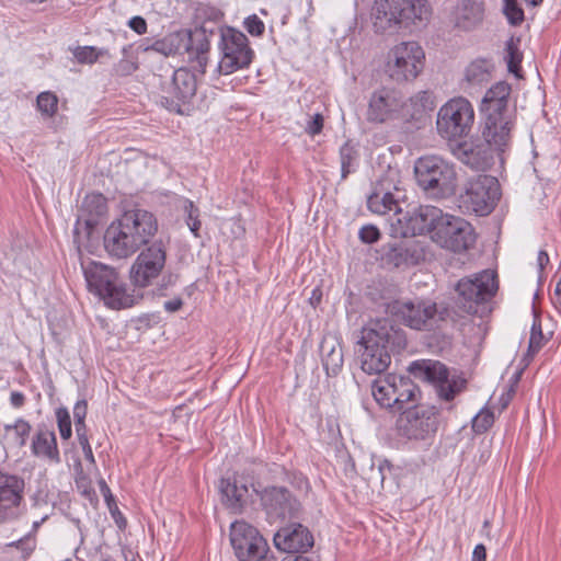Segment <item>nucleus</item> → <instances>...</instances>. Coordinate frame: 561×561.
Here are the masks:
<instances>
[{"instance_id":"1","label":"nucleus","mask_w":561,"mask_h":561,"mask_svg":"<svg viewBox=\"0 0 561 561\" xmlns=\"http://www.w3.org/2000/svg\"><path fill=\"white\" fill-rule=\"evenodd\" d=\"M158 232L156 216L141 208L129 209L113 221L104 234V248L111 256L127 259L151 244Z\"/></svg>"},{"instance_id":"2","label":"nucleus","mask_w":561,"mask_h":561,"mask_svg":"<svg viewBox=\"0 0 561 561\" xmlns=\"http://www.w3.org/2000/svg\"><path fill=\"white\" fill-rule=\"evenodd\" d=\"M360 367L368 375H380L391 363V355L407 346V336L391 319L371 320L362 330Z\"/></svg>"},{"instance_id":"3","label":"nucleus","mask_w":561,"mask_h":561,"mask_svg":"<svg viewBox=\"0 0 561 561\" xmlns=\"http://www.w3.org/2000/svg\"><path fill=\"white\" fill-rule=\"evenodd\" d=\"M511 85L500 81L492 85L481 102V113L484 122L480 126L479 137L494 152H503L511 144L514 121L508 110Z\"/></svg>"},{"instance_id":"4","label":"nucleus","mask_w":561,"mask_h":561,"mask_svg":"<svg viewBox=\"0 0 561 561\" xmlns=\"http://www.w3.org/2000/svg\"><path fill=\"white\" fill-rule=\"evenodd\" d=\"M89 291L100 297L112 309L130 308L137 301L114 267L96 261L81 262Z\"/></svg>"},{"instance_id":"5","label":"nucleus","mask_w":561,"mask_h":561,"mask_svg":"<svg viewBox=\"0 0 561 561\" xmlns=\"http://www.w3.org/2000/svg\"><path fill=\"white\" fill-rule=\"evenodd\" d=\"M431 5L427 0H375L371 9L376 32H394L428 21Z\"/></svg>"},{"instance_id":"6","label":"nucleus","mask_w":561,"mask_h":561,"mask_svg":"<svg viewBox=\"0 0 561 561\" xmlns=\"http://www.w3.org/2000/svg\"><path fill=\"white\" fill-rule=\"evenodd\" d=\"M414 174L417 185L434 197L445 198L456 192V167L439 156L419 158L414 164Z\"/></svg>"},{"instance_id":"7","label":"nucleus","mask_w":561,"mask_h":561,"mask_svg":"<svg viewBox=\"0 0 561 561\" xmlns=\"http://www.w3.org/2000/svg\"><path fill=\"white\" fill-rule=\"evenodd\" d=\"M501 197L496 178L486 174L476 175L467 181L459 195V208L463 213L479 216L489 215Z\"/></svg>"},{"instance_id":"8","label":"nucleus","mask_w":561,"mask_h":561,"mask_svg":"<svg viewBox=\"0 0 561 561\" xmlns=\"http://www.w3.org/2000/svg\"><path fill=\"white\" fill-rule=\"evenodd\" d=\"M474 123V110L471 103L462 98H454L446 102L437 112L436 129L447 140H456L468 136Z\"/></svg>"},{"instance_id":"9","label":"nucleus","mask_w":561,"mask_h":561,"mask_svg":"<svg viewBox=\"0 0 561 561\" xmlns=\"http://www.w3.org/2000/svg\"><path fill=\"white\" fill-rule=\"evenodd\" d=\"M391 313L404 325L416 331H433L440 327L448 316L446 308L438 309L430 300L394 301Z\"/></svg>"},{"instance_id":"10","label":"nucleus","mask_w":561,"mask_h":561,"mask_svg":"<svg viewBox=\"0 0 561 561\" xmlns=\"http://www.w3.org/2000/svg\"><path fill=\"white\" fill-rule=\"evenodd\" d=\"M409 371L415 377L434 385L439 399L453 400L466 388V379L450 374L447 366L438 360L421 359L411 363Z\"/></svg>"},{"instance_id":"11","label":"nucleus","mask_w":561,"mask_h":561,"mask_svg":"<svg viewBox=\"0 0 561 561\" xmlns=\"http://www.w3.org/2000/svg\"><path fill=\"white\" fill-rule=\"evenodd\" d=\"M439 425V410L434 405L415 404L402 411L396 422L398 436L425 440L435 435Z\"/></svg>"},{"instance_id":"12","label":"nucleus","mask_w":561,"mask_h":561,"mask_svg":"<svg viewBox=\"0 0 561 561\" xmlns=\"http://www.w3.org/2000/svg\"><path fill=\"white\" fill-rule=\"evenodd\" d=\"M419 387L409 378L389 374L376 379L371 385V393L376 402L386 409L405 410V404L416 402Z\"/></svg>"},{"instance_id":"13","label":"nucleus","mask_w":561,"mask_h":561,"mask_svg":"<svg viewBox=\"0 0 561 561\" xmlns=\"http://www.w3.org/2000/svg\"><path fill=\"white\" fill-rule=\"evenodd\" d=\"M442 215L443 210L435 206L409 205L397 215V220L390 221L392 234L408 238L427 232L432 237Z\"/></svg>"},{"instance_id":"14","label":"nucleus","mask_w":561,"mask_h":561,"mask_svg":"<svg viewBox=\"0 0 561 561\" xmlns=\"http://www.w3.org/2000/svg\"><path fill=\"white\" fill-rule=\"evenodd\" d=\"M476 232L466 219L449 214L442 215L435 226L433 242L454 253H463L476 243Z\"/></svg>"},{"instance_id":"15","label":"nucleus","mask_w":561,"mask_h":561,"mask_svg":"<svg viewBox=\"0 0 561 561\" xmlns=\"http://www.w3.org/2000/svg\"><path fill=\"white\" fill-rule=\"evenodd\" d=\"M425 54L416 42H402L388 55L386 72L397 82L414 80L424 67Z\"/></svg>"},{"instance_id":"16","label":"nucleus","mask_w":561,"mask_h":561,"mask_svg":"<svg viewBox=\"0 0 561 561\" xmlns=\"http://www.w3.org/2000/svg\"><path fill=\"white\" fill-rule=\"evenodd\" d=\"M230 542L238 561H274L267 541L259 530L244 520H237L230 527Z\"/></svg>"},{"instance_id":"17","label":"nucleus","mask_w":561,"mask_h":561,"mask_svg":"<svg viewBox=\"0 0 561 561\" xmlns=\"http://www.w3.org/2000/svg\"><path fill=\"white\" fill-rule=\"evenodd\" d=\"M497 290L496 275L493 271L484 270L470 277L461 278L456 285L459 307L468 312L476 313L478 305L490 300Z\"/></svg>"},{"instance_id":"18","label":"nucleus","mask_w":561,"mask_h":561,"mask_svg":"<svg viewBox=\"0 0 561 561\" xmlns=\"http://www.w3.org/2000/svg\"><path fill=\"white\" fill-rule=\"evenodd\" d=\"M221 59L218 65L219 72L230 75L239 69L250 66L254 51L249 45L248 37L233 27L221 31L220 39Z\"/></svg>"},{"instance_id":"19","label":"nucleus","mask_w":561,"mask_h":561,"mask_svg":"<svg viewBox=\"0 0 561 561\" xmlns=\"http://www.w3.org/2000/svg\"><path fill=\"white\" fill-rule=\"evenodd\" d=\"M407 108L408 104L399 91L382 87L370 94L366 118L375 124L393 121L409 122Z\"/></svg>"},{"instance_id":"20","label":"nucleus","mask_w":561,"mask_h":561,"mask_svg":"<svg viewBox=\"0 0 561 561\" xmlns=\"http://www.w3.org/2000/svg\"><path fill=\"white\" fill-rule=\"evenodd\" d=\"M167 245L162 240H154L145 247L130 267V280L137 287L149 286L165 266Z\"/></svg>"},{"instance_id":"21","label":"nucleus","mask_w":561,"mask_h":561,"mask_svg":"<svg viewBox=\"0 0 561 561\" xmlns=\"http://www.w3.org/2000/svg\"><path fill=\"white\" fill-rule=\"evenodd\" d=\"M24 479L0 471V522L18 518L24 503Z\"/></svg>"},{"instance_id":"22","label":"nucleus","mask_w":561,"mask_h":561,"mask_svg":"<svg viewBox=\"0 0 561 561\" xmlns=\"http://www.w3.org/2000/svg\"><path fill=\"white\" fill-rule=\"evenodd\" d=\"M197 90L196 77L185 68L174 71L168 95L162 98V104L170 111L184 114L183 106L190 104Z\"/></svg>"},{"instance_id":"23","label":"nucleus","mask_w":561,"mask_h":561,"mask_svg":"<svg viewBox=\"0 0 561 561\" xmlns=\"http://www.w3.org/2000/svg\"><path fill=\"white\" fill-rule=\"evenodd\" d=\"M451 153L461 163L476 171H485L493 164L494 151L479 136L451 146Z\"/></svg>"},{"instance_id":"24","label":"nucleus","mask_w":561,"mask_h":561,"mask_svg":"<svg viewBox=\"0 0 561 561\" xmlns=\"http://www.w3.org/2000/svg\"><path fill=\"white\" fill-rule=\"evenodd\" d=\"M400 191L388 178L381 179L377 182L374 192L367 198L368 209L378 215H388L393 211L392 217L389 219L397 220V215L401 211L400 206Z\"/></svg>"},{"instance_id":"25","label":"nucleus","mask_w":561,"mask_h":561,"mask_svg":"<svg viewBox=\"0 0 561 561\" xmlns=\"http://www.w3.org/2000/svg\"><path fill=\"white\" fill-rule=\"evenodd\" d=\"M276 549L297 556L312 548L314 539L311 531L301 524H290L278 529L273 538Z\"/></svg>"},{"instance_id":"26","label":"nucleus","mask_w":561,"mask_h":561,"mask_svg":"<svg viewBox=\"0 0 561 561\" xmlns=\"http://www.w3.org/2000/svg\"><path fill=\"white\" fill-rule=\"evenodd\" d=\"M261 501L267 514L276 518H291L300 510V503L282 486H271L263 490Z\"/></svg>"},{"instance_id":"27","label":"nucleus","mask_w":561,"mask_h":561,"mask_svg":"<svg viewBox=\"0 0 561 561\" xmlns=\"http://www.w3.org/2000/svg\"><path fill=\"white\" fill-rule=\"evenodd\" d=\"M107 211L106 199L102 194H89L84 197L80 215L78 216L73 233L80 234V229L84 226L85 234L89 237L93 228L100 222V219Z\"/></svg>"},{"instance_id":"28","label":"nucleus","mask_w":561,"mask_h":561,"mask_svg":"<svg viewBox=\"0 0 561 561\" xmlns=\"http://www.w3.org/2000/svg\"><path fill=\"white\" fill-rule=\"evenodd\" d=\"M31 451L34 457L50 463L61 461L57 437L47 426H38L31 442Z\"/></svg>"},{"instance_id":"29","label":"nucleus","mask_w":561,"mask_h":561,"mask_svg":"<svg viewBox=\"0 0 561 561\" xmlns=\"http://www.w3.org/2000/svg\"><path fill=\"white\" fill-rule=\"evenodd\" d=\"M454 24L462 31L476 28L484 16L483 0H461L455 8Z\"/></svg>"},{"instance_id":"30","label":"nucleus","mask_w":561,"mask_h":561,"mask_svg":"<svg viewBox=\"0 0 561 561\" xmlns=\"http://www.w3.org/2000/svg\"><path fill=\"white\" fill-rule=\"evenodd\" d=\"M322 365L330 376H336L343 366V352L336 336L324 335L320 344Z\"/></svg>"},{"instance_id":"31","label":"nucleus","mask_w":561,"mask_h":561,"mask_svg":"<svg viewBox=\"0 0 561 561\" xmlns=\"http://www.w3.org/2000/svg\"><path fill=\"white\" fill-rule=\"evenodd\" d=\"M381 259L387 265L402 267L416 264L419 255L401 243H388L381 249Z\"/></svg>"},{"instance_id":"32","label":"nucleus","mask_w":561,"mask_h":561,"mask_svg":"<svg viewBox=\"0 0 561 561\" xmlns=\"http://www.w3.org/2000/svg\"><path fill=\"white\" fill-rule=\"evenodd\" d=\"M248 491V486L244 483L239 484L236 479L220 480L222 502L232 510H240L243 506Z\"/></svg>"},{"instance_id":"33","label":"nucleus","mask_w":561,"mask_h":561,"mask_svg":"<svg viewBox=\"0 0 561 561\" xmlns=\"http://www.w3.org/2000/svg\"><path fill=\"white\" fill-rule=\"evenodd\" d=\"M493 65L488 59H477L466 69V80L473 85L486 83L491 79Z\"/></svg>"},{"instance_id":"34","label":"nucleus","mask_w":561,"mask_h":561,"mask_svg":"<svg viewBox=\"0 0 561 561\" xmlns=\"http://www.w3.org/2000/svg\"><path fill=\"white\" fill-rule=\"evenodd\" d=\"M3 428L12 444L19 448L26 445L32 431L31 424L24 419H18L12 424H5Z\"/></svg>"},{"instance_id":"35","label":"nucleus","mask_w":561,"mask_h":561,"mask_svg":"<svg viewBox=\"0 0 561 561\" xmlns=\"http://www.w3.org/2000/svg\"><path fill=\"white\" fill-rule=\"evenodd\" d=\"M545 344V336L541 329V322L538 314L534 311V322L530 330L528 350L524 357L526 365L530 363L534 356L541 350Z\"/></svg>"},{"instance_id":"36","label":"nucleus","mask_w":561,"mask_h":561,"mask_svg":"<svg viewBox=\"0 0 561 561\" xmlns=\"http://www.w3.org/2000/svg\"><path fill=\"white\" fill-rule=\"evenodd\" d=\"M185 48L191 56H196L199 66H204L206 64V54L209 50V42L204 33L195 32L194 34H191L190 44L186 45Z\"/></svg>"},{"instance_id":"37","label":"nucleus","mask_w":561,"mask_h":561,"mask_svg":"<svg viewBox=\"0 0 561 561\" xmlns=\"http://www.w3.org/2000/svg\"><path fill=\"white\" fill-rule=\"evenodd\" d=\"M76 60L81 65H93L100 58L110 56L105 48H96L94 46H76L70 48Z\"/></svg>"},{"instance_id":"38","label":"nucleus","mask_w":561,"mask_h":561,"mask_svg":"<svg viewBox=\"0 0 561 561\" xmlns=\"http://www.w3.org/2000/svg\"><path fill=\"white\" fill-rule=\"evenodd\" d=\"M518 44H519V39L515 41L512 37L506 42V47H505V51H506L505 60L507 64V69L510 72H512L516 76H518V72L520 70V62L523 59V55L519 50Z\"/></svg>"},{"instance_id":"39","label":"nucleus","mask_w":561,"mask_h":561,"mask_svg":"<svg viewBox=\"0 0 561 561\" xmlns=\"http://www.w3.org/2000/svg\"><path fill=\"white\" fill-rule=\"evenodd\" d=\"M410 103L413 106V113L408 117L410 119H419L422 117L426 110L433 108V101L431 93L427 91H421L410 99Z\"/></svg>"},{"instance_id":"40","label":"nucleus","mask_w":561,"mask_h":561,"mask_svg":"<svg viewBox=\"0 0 561 561\" xmlns=\"http://www.w3.org/2000/svg\"><path fill=\"white\" fill-rule=\"evenodd\" d=\"M38 111L47 116L53 117L58 107V98L55 93L46 91L38 94L36 100Z\"/></svg>"},{"instance_id":"41","label":"nucleus","mask_w":561,"mask_h":561,"mask_svg":"<svg viewBox=\"0 0 561 561\" xmlns=\"http://www.w3.org/2000/svg\"><path fill=\"white\" fill-rule=\"evenodd\" d=\"M493 422V412L483 409L472 419V430L477 434H482L492 426Z\"/></svg>"},{"instance_id":"42","label":"nucleus","mask_w":561,"mask_h":561,"mask_svg":"<svg viewBox=\"0 0 561 561\" xmlns=\"http://www.w3.org/2000/svg\"><path fill=\"white\" fill-rule=\"evenodd\" d=\"M504 13L512 25H519L524 21V11L516 0H504Z\"/></svg>"},{"instance_id":"43","label":"nucleus","mask_w":561,"mask_h":561,"mask_svg":"<svg viewBox=\"0 0 561 561\" xmlns=\"http://www.w3.org/2000/svg\"><path fill=\"white\" fill-rule=\"evenodd\" d=\"M56 419L61 438L69 439L71 437L72 431L70 414L68 410L66 408L57 409Z\"/></svg>"},{"instance_id":"44","label":"nucleus","mask_w":561,"mask_h":561,"mask_svg":"<svg viewBox=\"0 0 561 561\" xmlns=\"http://www.w3.org/2000/svg\"><path fill=\"white\" fill-rule=\"evenodd\" d=\"M153 50L164 56L174 55L178 51V47L173 43L172 37H165L163 39L156 41L150 47H146L145 50Z\"/></svg>"},{"instance_id":"45","label":"nucleus","mask_w":561,"mask_h":561,"mask_svg":"<svg viewBox=\"0 0 561 561\" xmlns=\"http://www.w3.org/2000/svg\"><path fill=\"white\" fill-rule=\"evenodd\" d=\"M243 26L252 36H261L265 31L263 21L256 14L248 16L243 22Z\"/></svg>"},{"instance_id":"46","label":"nucleus","mask_w":561,"mask_h":561,"mask_svg":"<svg viewBox=\"0 0 561 561\" xmlns=\"http://www.w3.org/2000/svg\"><path fill=\"white\" fill-rule=\"evenodd\" d=\"M358 237L362 242L370 244L379 240L380 231L374 225H366L360 228Z\"/></svg>"},{"instance_id":"47","label":"nucleus","mask_w":561,"mask_h":561,"mask_svg":"<svg viewBox=\"0 0 561 561\" xmlns=\"http://www.w3.org/2000/svg\"><path fill=\"white\" fill-rule=\"evenodd\" d=\"M185 210L187 213V225L192 232L197 236V231L201 228V221L198 219V209L194 206L192 202H187L185 206Z\"/></svg>"},{"instance_id":"48","label":"nucleus","mask_w":561,"mask_h":561,"mask_svg":"<svg viewBox=\"0 0 561 561\" xmlns=\"http://www.w3.org/2000/svg\"><path fill=\"white\" fill-rule=\"evenodd\" d=\"M88 412V404L85 400H80L75 404L73 419L76 424H85L84 420Z\"/></svg>"},{"instance_id":"49","label":"nucleus","mask_w":561,"mask_h":561,"mask_svg":"<svg viewBox=\"0 0 561 561\" xmlns=\"http://www.w3.org/2000/svg\"><path fill=\"white\" fill-rule=\"evenodd\" d=\"M128 26L137 34L142 35L147 32V22L142 16H134L128 21Z\"/></svg>"},{"instance_id":"50","label":"nucleus","mask_w":561,"mask_h":561,"mask_svg":"<svg viewBox=\"0 0 561 561\" xmlns=\"http://www.w3.org/2000/svg\"><path fill=\"white\" fill-rule=\"evenodd\" d=\"M10 546L21 548L23 550V557H27L34 550V542L28 538L13 542Z\"/></svg>"},{"instance_id":"51","label":"nucleus","mask_w":561,"mask_h":561,"mask_svg":"<svg viewBox=\"0 0 561 561\" xmlns=\"http://www.w3.org/2000/svg\"><path fill=\"white\" fill-rule=\"evenodd\" d=\"M75 426H76V433H77V437H78V442H79L80 446L90 444L88 434H87L85 424H76Z\"/></svg>"},{"instance_id":"52","label":"nucleus","mask_w":561,"mask_h":561,"mask_svg":"<svg viewBox=\"0 0 561 561\" xmlns=\"http://www.w3.org/2000/svg\"><path fill=\"white\" fill-rule=\"evenodd\" d=\"M183 306V300L181 298H174L164 302V310L168 312H176Z\"/></svg>"},{"instance_id":"53","label":"nucleus","mask_w":561,"mask_h":561,"mask_svg":"<svg viewBox=\"0 0 561 561\" xmlns=\"http://www.w3.org/2000/svg\"><path fill=\"white\" fill-rule=\"evenodd\" d=\"M471 561H486V549L484 545L479 543L474 547Z\"/></svg>"},{"instance_id":"54","label":"nucleus","mask_w":561,"mask_h":561,"mask_svg":"<svg viewBox=\"0 0 561 561\" xmlns=\"http://www.w3.org/2000/svg\"><path fill=\"white\" fill-rule=\"evenodd\" d=\"M10 403L16 409L22 408L25 403V396L22 392L13 391L10 396Z\"/></svg>"},{"instance_id":"55","label":"nucleus","mask_w":561,"mask_h":561,"mask_svg":"<svg viewBox=\"0 0 561 561\" xmlns=\"http://www.w3.org/2000/svg\"><path fill=\"white\" fill-rule=\"evenodd\" d=\"M391 463L388 460H381L378 463L377 474L379 478L380 483L385 480V470H390Z\"/></svg>"},{"instance_id":"56","label":"nucleus","mask_w":561,"mask_h":561,"mask_svg":"<svg viewBox=\"0 0 561 561\" xmlns=\"http://www.w3.org/2000/svg\"><path fill=\"white\" fill-rule=\"evenodd\" d=\"M538 267L540 271L545 268V266L549 263V255L546 251L540 250L537 257Z\"/></svg>"},{"instance_id":"57","label":"nucleus","mask_w":561,"mask_h":561,"mask_svg":"<svg viewBox=\"0 0 561 561\" xmlns=\"http://www.w3.org/2000/svg\"><path fill=\"white\" fill-rule=\"evenodd\" d=\"M81 448H82V451H83L85 460L91 462V463H94L95 459H94V456H93V451H92L91 445L87 444V445L81 446Z\"/></svg>"},{"instance_id":"58","label":"nucleus","mask_w":561,"mask_h":561,"mask_svg":"<svg viewBox=\"0 0 561 561\" xmlns=\"http://www.w3.org/2000/svg\"><path fill=\"white\" fill-rule=\"evenodd\" d=\"M307 131L311 136L316 135V115L314 116H310V118L308 121V125H307Z\"/></svg>"},{"instance_id":"59","label":"nucleus","mask_w":561,"mask_h":561,"mask_svg":"<svg viewBox=\"0 0 561 561\" xmlns=\"http://www.w3.org/2000/svg\"><path fill=\"white\" fill-rule=\"evenodd\" d=\"M554 296H556V302L561 307V278L559 279V282L556 286Z\"/></svg>"},{"instance_id":"60","label":"nucleus","mask_w":561,"mask_h":561,"mask_svg":"<svg viewBox=\"0 0 561 561\" xmlns=\"http://www.w3.org/2000/svg\"><path fill=\"white\" fill-rule=\"evenodd\" d=\"M222 13L217 9H211L209 18L214 21H218L222 18Z\"/></svg>"},{"instance_id":"61","label":"nucleus","mask_w":561,"mask_h":561,"mask_svg":"<svg viewBox=\"0 0 561 561\" xmlns=\"http://www.w3.org/2000/svg\"><path fill=\"white\" fill-rule=\"evenodd\" d=\"M100 486L104 497L107 499V495H111V491L105 481H101Z\"/></svg>"},{"instance_id":"62","label":"nucleus","mask_w":561,"mask_h":561,"mask_svg":"<svg viewBox=\"0 0 561 561\" xmlns=\"http://www.w3.org/2000/svg\"><path fill=\"white\" fill-rule=\"evenodd\" d=\"M350 172L348 169V162L345 161L344 157L342 158V175L346 176V174Z\"/></svg>"},{"instance_id":"63","label":"nucleus","mask_w":561,"mask_h":561,"mask_svg":"<svg viewBox=\"0 0 561 561\" xmlns=\"http://www.w3.org/2000/svg\"><path fill=\"white\" fill-rule=\"evenodd\" d=\"M322 126H323V118H322V116L318 113V126H317L318 134L321 131Z\"/></svg>"},{"instance_id":"64","label":"nucleus","mask_w":561,"mask_h":561,"mask_svg":"<svg viewBox=\"0 0 561 561\" xmlns=\"http://www.w3.org/2000/svg\"><path fill=\"white\" fill-rule=\"evenodd\" d=\"M314 297H316V288H313V289L311 290V295H310V297H309V301H310V304H311V305L313 304V302H312V300H313V298H314Z\"/></svg>"}]
</instances>
